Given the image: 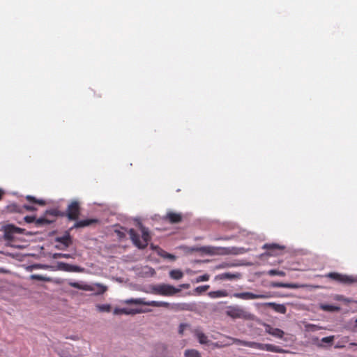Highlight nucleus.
Masks as SVG:
<instances>
[{"mask_svg": "<svg viewBox=\"0 0 357 357\" xmlns=\"http://www.w3.org/2000/svg\"><path fill=\"white\" fill-rule=\"evenodd\" d=\"M147 294H158L164 296H172L181 291V289L176 288L168 284H158L151 285L148 289L143 290Z\"/></svg>", "mask_w": 357, "mask_h": 357, "instance_id": "obj_1", "label": "nucleus"}, {"mask_svg": "<svg viewBox=\"0 0 357 357\" xmlns=\"http://www.w3.org/2000/svg\"><path fill=\"white\" fill-rule=\"evenodd\" d=\"M140 230L142 233L141 238L132 229H130L128 233L134 245L139 249H144L148 245V243L151 240V236L148 229L142 225H140Z\"/></svg>", "mask_w": 357, "mask_h": 357, "instance_id": "obj_2", "label": "nucleus"}, {"mask_svg": "<svg viewBox=\"0 0 357 357\" xmlns=\"http://www.w3.org/2000/svg\"><path fill=\"white\" fill-rule=\"evenodd\" d=\"M225 313L231 318L249 320L253 318V315L239 305H229L226 307Z\"/></svg>", "mask_w": 357, "mask_h": 357, "instance_id": "obj_3", "label": "nucleus"}, {"mask_svg": "<svg viewBox=\"0 0 357 357\" xmlns=\"http://www.w3.org/2000/svg\"><path fill=\"white\" fill-rule=\"evenodd\" d=\"M68 284L72 287L77 288L78 289L84 290V291H93L96 290L95 287H97V292L96 294H102L104 292H105L107 289V287L102 284L100 283H96L93 285H90L86 283H84L83 282H73L69 281Z\"/></svg>", "mask_w": 357, "mask_h": 357, "instance_id": "obj_4", "label": "nucleus"}, {"mask_svg": "<svg viewBox=\"0 0 357 357\" xmlns=\"http://www.w3.org/2000/svg\"><path fill=\"white\" fill-rule=\"evenodd\" d=\"M124 303L126 304L144 305L153 307H169L170 306V303L167 302L155 301H146L143 298L126 299V301H124Z\"/></svg>", "mask_w": 357, "mask_h": 357, "instance_id": "obj_5", "label": "nucleus"}, {"mask_svg": "<svg viewBox=\"0 0 357 357\" xmlns=\"http://www.w3.org/2000/svg\"><path fill=\"white\" fill-rule=\"evenodd\" d=\"M233 296L237 298H241L243 300H254L258 298H268L271 297L269 293L266 294H254L252 292H241V293H234Z\"/></svg>", "mask_w": 357, "mask_h": 357, "instance_id": "obj_6", "label": "nucleus"}, {"mask_svg": "<svg viewBox=\"0 0 357 357\" xmlns=\"http://www.w3.org/2000/svg\"><path fill=\"white\" fill-rule=\"evenodd\" d=\"M327 277L339 281L343 284H352L357 282V276L353 277L347 275H342L337 273H330L327 275Z\"/></svg>", "mask_w": 357, "mask_h": 357, "instance_id": "obj_7", "label": "nucleus"}, {"mask_svg": "<svg viewBox=\"0 0 357 357\" xmlns=\"http://www.w3.org/2000/svg\"><path fill=\"white\" fill-rule=\"evenodd\" d=\"M52 270H60L67 272H82L83 268L75 265H71L64 262H58L56 264V268H54L51 267Z\"/></svg>", "mask_w": 357, "mask_h": 357, "instance_id": "obj_8", "label": "nucleus"}, {"mask_svg": "<svg viewBox=\"0 0 357 357\" xmlns=\"http://www.w3.org/2000/svg\"><path fill=\"white\" fill-rule=\"evenodd\" d=\"M22 229L13 225H8L4 227L3 238L6 241H11L14 238L15 234H21Z\"/></svg>", "mask_w": 357, "mask_h": 357, "instance_id": "obj_9", "label": "nucleus"}, {"mask_svg": "<svg viewBox=\"0 0 357 357\" xmlns=\"http://www.w3.org/2000/svg\"><path fill=\"white\" fill-rule=\"evenodd\" d=\"M56 241L58 243V244L55 245V248L61 250H66L72 243V240L69 234L56 238Z\"/></svg>", "mask_w": 357, "mask_h": 357, "instance_id": "obj_10", "label": "nucleus"}, {"mask_svg": "<svg viewBox=\"0 0 357 357\" xmlns=\"http://www.w3.org/2000/svg\"><path fill=\"white\" fill-rule=\"evenodd\" d=\"M222 249L221 248H217L213 246H203L200 248H186L188 251L190 252H195V251H199L202 252L204 253L213 255L218 253V251L219 250Z\"/></svg>", "mask_w": 357, "mask_h": 357, "instance_id": "obj_11", "label": "nucleus"}, {"mask_svg": "<svg viewBox=\"0 0 357 357\" xmlns=\"http://www.w3.org/2000/svg\"><path fill=\"white\" fill-rule=\"evenodd\" d=\"M79 203L76 201L71 202L68 207V217L70 220H76L79 216Z\"/></svg>", "mask_w": 357, "mask_h": 357, "instance_id": "obj_12", "label": "nucleus"}, {"mask_svg": "<svg viewBox=\"0 0 357 357\" xmlns=\"http://www.w3.org/2000/svg\"><path fill=\"white\" fill-rule=\"evenodd\" d=\"M273 287H283L288 289H298L308 287V285L305 284H298V283H282V282H275L271 284Z\"/></svg>", "mask_w": 357, "mask_h": 357, "instance_id": "obj_13", "label": "nucleus"}, {"mask_svg": "<svg viewBox=\"0 0 357 357\" xmlns=\"http://www.w3.org/2000/svg\"><path fill=\"white\" fill-rule=\"evenodd\" d=\"M195 337L201 344H208L210 340L200 328H196L193 331Z\"/></svg>", "mask_w": 357, "mask_h": 357, "instance_id": "obj_14", "label": "nucleus"}, {"mask_svg": "<svg viewBox=\"0 0 357 357\" xmlns=\"http://www.w3.org/2000/svg\"><path fill=\"white\" fill-rule=\"evenodd\" d=\"M241 278L240 273H224L215 276V280H232Z\"/></svg>", "mask_w": 357, "mask_h": 357, "instance_id": "obj_15", "label": "nucleus"}, {"mask_svg": "<svg viewBox=\"0 0 357 357\" xmlns=\"http://www.w3.org/2000/svg\"><path fill=\"white\" fill-rule=\"evenodd\" d=\"M265 331L267 333L278 338H282L284 335V332L282 330L273 328L270 325H266Z\"/></svg>", "mask_w": 357, "mask_h": 357, "instance_id": "obj_16", "label": "nucleus"}, {"mask_svg": "<svg viewBox=\"0 0 357 357\" xmlns=\"http://www.w3.org/2000/svg\"><path fill=\"white\" fill-rule=\"evenodd\" d=\"M151 248L152 250H155L157 251V253L164 257V258H166V259H169L170 260H175L176 259V257L172 254H169V253H167V252L162 250V249H160V248L157 247V246H155L153 245H151Z\"/></svg>", "mask_w": 357, "mask_h": 357, "instance_id": "obj_17", "label": "nucleus"}, {"mask_svg": "<svg viewBox=\"0 0 357 357\" xmlns=\"http://www.w3.org/2000/svg\"><path fill=\"white\" fill-rule=\"evenodd\" d=\"M264 350L271 351V352H275V353H280V354H285L287 353V351L280 347L271 344H264Z\"/></svg>", "mask_w": 357, "mask_h": 357, "instance_id": "obj_18", "label": "nucleus"}, {"mask_svg": "<svg viewBox=\"0 0 357 357\" xmlns=\"http://www.w3.org/2000/svg\"><path fill=\"white\" fill-rule=\"evenodd\" d=\"M208 295L211 298H218L227 296L228 293L226 290H218L210 291Z\"/></svg>", "mask_w": 357, "mask_h": 357, "instance_id": "obj_19", "label": "nucleus"}, {"mask_svg": "<svg viewBox=\"0 0 357 357\" xmlns=\"http://www.w3.org/2000/svg\"><path fill=\"white\" fill-rule=\"evenodd\" d=\"M184 357H202V354L197 349H188L183 352Z\"/></svg>", "mask_w": 357, "mask_h": 357, "instance_id": "obj_20", "label": "nucleus"}, {"mask_svg": "<svg viewBox=\"0 0 357 357\" xmlns=\"http://www.w3.org/2000/svg\"><path fill=\"white\" fill-rule=\"evenodd\" d=\"M166 217L172 223L178 222L181 220V214L173 212L168 213Z\"/></svg>", "mask_w": 357, "mask_h": 357, "instance_id": "obj_21", "label": "nucleus"}, {"mask_svg": "<svg viewBox=\"0 0 357 357\" xmlns=\"http://www.w3.org/2000/svg\"><path fill=\"white\" fill-rule=\"evenodd\" d=\"M169 276L174 280H180L183 278V273L181 270L174 269L169 272Z\"/></svg>", "mask_w": 357, "mask_h": 357, "instance_id": "obj_22", "label": "nucleus"}, {"mask_svg": "<svg viewBox=\"0 0 357 357\" xmlns=\"http://www.w3.org/2000/svg\"><path fill=\"white\" fill-rule=\"evenodd\" d=\"M320 308L324 311H328V312H334V311L340 310L339 307L332 305H327V304H321Z\"/></svg>", "mask_w": 357, "mask_h": 357, "instance_id": "obj_23", "label": "nucleus"}, {"mask_svg": "<svg viewBox=\"0 0 357 357\" xmlns=\"http://www.w3.org/2000/svg\"><path fill=\"white\" fill-rule=\"evenodd\" d=\"M94 220H84L77 221L74 225V227H84L90 225L92 222H93Z\"/></svg>", "mask_w": 357, "mask_h": 357, "instance_id": "obj_24", "label": "nucleus"}, {"mask_svg": "<svg viewBox=\"0 0 357 357\" xmlns=\"http://www.w3.org/2000/svg\"><path fill=\"white\" fill-rule=\"evenodd\" d=\"M30 278L31 280H37L44 281V282H50L52 280V279L50 277L44 276L42 275H38V274L31 275Z\"/></svg>", "mask_w": 357, "mask_h": 357, "instance_id": "obj_25", "label": "nucleus"}, {"mask_svg": "<svg viewBox=\"0 0 357 357\" xmlns=\"http://www.w3.org/2000/svg\"><path fill=\"white\" fill-rule=\"evenodd\" d=\"M244 346L260 350H264V344L257 343L255 342H248V343H244Z\"/></svg>", "mask_w": 357, "mask_h": 357, "instance_id": "obj_26", "label": "nucleus"}, {"mask_svg": "<svg viewBox=\"0 0 357 357\" xmlns=\"http://www.w3.org/2000/svg\"><path fill=\"white\" fill-rule=\"evenodd\" d=\"M266 305H267L268 306L274 307L275 310H277L278 312H282V313H284L285 312V310H286L285 307L282 305H277L275 303H266Z\"/></svg>", "mask_w": 357, "mask_h": 357, "instance_id": "obj_27", "label": "nucleus"}, {"mask_svg": "<svg viewBox=\"0 0 357 357\" xmlns=\"http://www.w3.org/2000/svg\"><path fill=\"white\" fill-rule=\"evenodd\" d=\"M96 308L102 312H109L111 310V305L109 304L97 305Z\"/></svg>", "mask_w": 357, "mask_h": 357, "instance_id": "obj_28", "label": "nucleus"}, {"mask_svg": "<svg viewBox=\"0 0 357 357\" xmlns=\"http://www.w3.org/2000/svg\"><path fill=\"white\" fill-rule=\"evenodd\" d=\"M52 257L54 259H58V258H73V255L70 254H63V253H54L52 255Z\"/></svg>", "mask_w": 357, "mask_h": 357, "instance_id": "obj_29", "label": "nucleus"}, {"mask_svg": "<svg viewBox=\"0 0 357 357\" xmlns=\"http://www.w3.org/2000/svg\"><path fill=\"white\" fill-rule=\"evenodd\" d=\"M268 274L269 275H279V276H282V277L285 275V273L284 271H278V270H275V269H271V270L268 271Z\"/></svg>", "mask_w": 357, "mask_h": 357, "instance_id": "obj_30", "label": "nucleus"}, {"mask_svg": "<svg viewBox=\"0 0 357 357\" xmlns=\"http://www.w3.org/2000/svg\"><path fill=\"white\" fill-rule=\"evenodd\" d=\"M227 338L229 340L232 341L233 343L236 344H240V345L244 346V343H248V342H247V341L241 340L239 339L234 338V337H229V336H227Z\"/></svg>", "mask_w": 357, "mask_h": 357, "instance_id": "obj_31", "label": "nucleus"}, {"mask_svg": "<svg viewBox=\"0 0 357 357\" xmlns=\"http://www.w3.org/2000/svg\"><path fill=\"white\" fill-rule=\"evenodd\" d=\"M263 248L267 249H284V246H281L278 244H265Z\"/></svg>", "mask_w": 357, "mask_h": 357, "instance_id": "obj_32", "label": "nucleus"}, {"mask_svg": "<svg viewBox=\"0 0 357 357\" xmlns=\"http://www.w3.org/2000/svg\"><path fill=\"white\" fill-rule=\"evenodd\" d=\"M208 280H209V275L207 274H204L203 275H200V276L197 277L195 279V282L197 283H198V282H201L208 281Z\"/></svg>", "mask_w": 357, "mask_h": 357, "instance_id": "obj_33", "label": "nucleus"}, {"mask_svg": "<svg viewBox=\"0 0 357 357\" xmlns=\"http://www.w3.org/2000/svg\"><path fill=\"white\" fill-rule=\"evenodd\" d=\"M209 288V285H204V286H199L195 288V291L201 294L202 292L206 291Z\"/></svg>", "mask_w": 357, "mask_h": 357, "instance_id": "obj_34", "label": "nucleus"}, {"mask_svg": "<svg viewBox=\"0 0 357 357\" xmlns=\"http://www.w3.org/2000/svg\"><path fill=\"white\" fill-rule=\"evenodd\" d=\"M335 338V336L331 335L328 337H325L321 339V342L327 344H331Z\"/></svg>", "mask_w": 357, "mask_h": 357, "instance_id": "obj_35", "label": "nucleus"}, {"mask_svg": "<svg viewBox=\"0 0 357 357\" xmlns=\"http://www.w3.org/2000/svg\"><path fill=\"white\" fill-rule=\"evenodd\" d=\"M123 314L130 315L136 314V312L133 309L122 308Z\"/></svg>", "mask_w": 357, "mask_h": 357, "instance_id": "obj_36", "label": "nucleus"}, {"mask_svg": "<svg viewBox=\"0 0 357 357\" xmlns=\"http://www.w3.org/2000/svg\"><path fill=\"white\" fill-rule=\"evenodd\" d=\"M188 324H181L179 325L178 327V333L181 335H183L184 333V331L188 327Z\"/></svg>", "mask_w": 357, "mask_h": 357, "instance_id": "obj_37", "label": "nucleus"}, {"mask_svg": "<svg viewBox=\"0 0 357 357\" xmlns=\"http://www.w3.org/2000/svg\"><path fill=\"white\" fill-rule=\"evenodd\" d=\"M26 199H29V200H31L36 203H38L40 205H44L45 204V202L43 200H36L34 197H31V196H27L26 197Z\"/></svg>", "mask_w": 357, "mask_h": 357, "instance_id": "obj_38", "label": "nucleus"}, {"mask_svg": "<svg viewBox=\"0 0 357 357\" xmlns=\"http://www.w3.org/2000/svg\"><path fill=\"white\" fill-rule=\"evenodd\" d=\"M135 311H140V312H136V314H142V313H146L151 312V309H143V308H136L133 309Z\"/></svg>", "mask_w": 357, "mask_h": 357, "instance_id": "obj_39", "label": "nucleus"}, {"mask_svg": "<svg viewBox=\"0 0 357 357\" xmlns=\"http://www.w3.org/2000/svg\"><path fill=\"white\" fill-rule=\"evenodd\" d=\"M50 268V266H47V265H43V264H36V265H34L33 266H31L30 268Z\"/></svg>", "mask_w": 357, "mask_h": 357, "instance_id": "obj_40", "label": "nucleus"}, {"mask_svg": "<svg viewBox=\"0 0 357 357\" xmlns=\"http://www.w3.org/2000/svg\"><path fill=\"white\" fill-rule=\"evenodd\" d=\"M208 345L212 346V347L214 348H221L223 347V345L220 344L218 342H212L210 341V343Z\"/></svg>", "mask_w": 357, "mask_h": 357, "instance_id": "obj_41", "label": "nucleus"}, {"mask_svg": "<svg viewBox=\"0 0 357 357\" xmlns=\"http://www.w3.org/2000/svg\"><path fill=\"white\" fill-rule=\"evenodd\" d=\"M167 349L166 346L164 344H160L157 347L156 351H165Z\"/></svg>", "mask_w": 357, "mask_h": 357, "instance_id": "obj_42", "label": "nucleus"}, {"mask_svg": "<svg viewBox=\"0 0 357 357\" xmlns=\"http://www.w3.org/2000/svg\"><path fill=\"white\" fill-rule=\"evenodd\" d=\"M114 314H123L122 308H115L114 310Z\"/></svg>", "mask_w": 357, "mask_h": 357, "instance_id": "obj_43", "label": "nucleus"}, {"mask_svg": "<svg viewBox=\"0 0 357 357\" xmlns=\"http://www.w3.org/2000/svg\"><path fill=\"white\" fill-rule=\"evenodd\" d=\"M24 207L29 210V211H34L36 210V208H34L33 206H24Z\"/></svg>", "mask_w": 357, "mask_h": 357, "instance_id": "obj_44", "label": "nucleus"}, {"mask_svg": "<svg viewBox=\"0 0 357 357\" xmlns=\"http://www.w3.org/2000/svg\"><path fill=\"white\" fill-rule=\"evenodd\" d=\"M189 287V284H181L180 285V288L181 289V288H184V289H188Z\"/></svg>", "mask_w": 357, "mask_h": 357, "instance_id": "obj_45", "label": "nucleus"}, {"mask_svg": "<svg viewBox=\"0 0 357 357\" xmlns=\"http://www.w3.org/2000/svg\"><path fill=\"white\" fill-rule=\"evenodd\" d=\"M234 344V343L232 342V341L229 340V341H228L227 342L225 343V344H223V346H229V345H231V344Z\"/></svg>", "mask_w": 357, "mask_h": 357, "instance_id": "obj_46", "label": "nucleus"}, {"mask_svg": "<svg viewBox=\"0 0 357 357\" xmlns=\"http://www.w3.org/2000/svg\"><path fill=\"white\" fill-rule=\"evenodd\" d=\"M344 347V345H342V344H337L335 346V348H342Z\"/></svg>", "mask_w": 357, "mask_h": 357, "instance_id": "obj_47", "label": "nucleus"}, {"mask_svg": "<svg viewBox=\"0 0 357 357\" xmlns=\"http://www.w3.org/2000/svg\"><path fill=\"white\" fill-rule=\"evenodd\" d=\"M349 346H357V343H350Z\"/></svg>", "mask_w": 357, "mask_h": 357, "instance_id": "obj_48", "label": "nucleus"}, {"mask_svg": "<svg viewBox=\"0 0 357 357\" xmlns=\"http://www.w3.org/2000/svg\"><path fill=\"white\" fill-rule=\"evenodd\" d=\"M343 340H343L344 342H347V341H348V337H344V339H343Z\"/></svg>", "mask_w": 357, "mask_h": 357, "instance_id": "obj_49", "label": "nucleus"}, {"mask_svg": "<svg viewBox=\"0 0 357 357\" xmlns=\"http://www.w3.org/2000/svg\"><path fill=\"white\" fill-rule=\"evenodd\" d=\"M225 266L223 264L218 266V268H225Z\"/></svg>", "mask_w": 357, "mask_h": 357, "instance_id": "obj_50", "label": "nucleus"}, {"mask_svg": "<svg viewBox=\"0 0 357 357\" xmlns=\"http://www.w3.org/2000/svg\"><path fill=\"white\" fill-rule=\"evenodd\" d=\"M42 221H43V220H42L41 219L38 220V222H42Z\"/></svg>", "mask_w": 357, "mask_h": 357, "instance_id": "obj_51", "label": "nucleus"}, {"mask_svg": "<svg viewBox=\"0 0 357 357\" xmlns=\"http://www.w3.org/2000/svg\"><path fill=\"white\" fill-rule=\"evenodd\" d=\"M355 322H356V325L357 326V319H356Z\"/></svg>", "mask_w": 357, "mask_h": 357, "instance_id": "obj_52", "label": "nucleus"}]
</instances>
